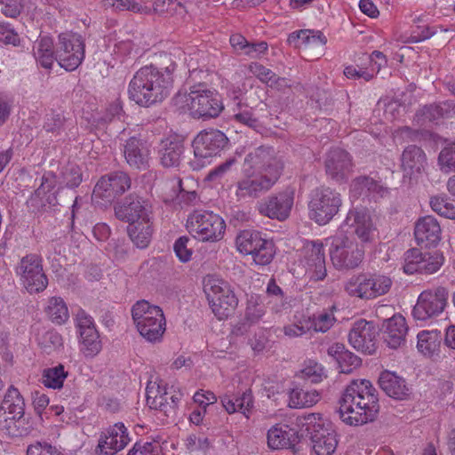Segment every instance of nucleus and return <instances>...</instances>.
Masks as SVG:
<instances>
[{"instance_id": "1", "label": "nucleus", "mask_w": 455, "mask_h": 455, "mask_svg": "<svg viewBox=\"0 0 455 455\" xmlns=\"http://www.w3.org/2000/svg\"><path fill=\"white\" fill-rule=\"evenodd\" d=\"M243 174L235 183V196L237 201L259 198L269 191L282 175L284 164L273 147L260 146L244 158Z\"/></svg>"}, {"instance_id": "2", "label": "nucleus", "mask_w": 455, "mask_h": 455, "mask_svg": "<svg viewBox=\"0 0 455 455\" xmlns=\"http://www.w3.org/2000/svg\"><path fill=\"white\" fill-rule=\"evenodd\" d=\"M164 59L170 62L168 66H145L134 74L129 84L128 94L136 104L149 107L163 101L170 94L176 64L167 54L164 55Z\"/></svg>"}, {"instance_id": "3", "label": "nucleus", "mask_w": 455, "mask_h": 455, "mask_svg": "<svg viewBox=\"0 0 455 455\" xmlns=\"http://www.w3.org/2000/svg\"><path fill=\"white\" fill-rule=\"evenodd\" d=\"M376 389L366 379L353 380L339 400V418L349 426L373 421L379 412Z\"/></svg>"}, {"instance_id": "4", "label": "nucleus", "mask_w": 455, "mask_h": 455, "mask_svg": "<svg viewBox=\"0 0 455 455\" xmlns=\"http://www.w3.org/2000/svg\"><path fill=\"white\" fill-rule=\"evenodd\" d=\"M176 101L177 104L182 103V108L196 119L215 118L224 109L220 95L205 87H193L188 93L179 94Z\"/></svg>"}, {"instance_id": "5", "label": "nucleus", "mask_w": 455, "mask_h": 455, "mask_svg": "<svg viewBox=\"0 0 455 455\" xmlns=\"http://www.w3.org/2000/svg\"><path fill=\"white\" fill-rule=\"evenodd\" d=\"M132 317L139 333L148 342H160L166 329L163 310L147 300L137 301L132 307Z\"/></svg>"}, {"instance_id": "6", "label": "nucleus", "mask_w": 455, "mask_h": 455, "mask_svg": "<svg viewBox=\"0 0 455 455\" xmlns=\"http://www.w3.org/2000/svg\"><path fill=\"white\" fill-rule=\"evenodd\" d=\"M204 291L207 297L212 313L219 320L228 318L238 305L231 285L224 279L208 275L203 281Z\"/></svg>"}, {"instance_id": "7", "label": "nucleus", "mask_w": 455, "mask_h": 455, "mask_svg": "<svg viewBox=\"0 0 455 455\" xmlns=\"http://www.w3.org/2000/svg\"><path fill=\"white\" fill-rule=\"evenodd\" d=\"M341 195L329 187H321L314 189L310 194L308 202L309 218L318 225H326L342 206Z\"/></svg>"}, {"instance_id": "8", "label": "nucleus", "mask_w": 455, "mask_h": 455, "mask_svg": "<svg viewBox=\"0 0 455 455\" xmlns=\"http://www.w3.org/2000/svg\"><path fill=\"white\" fill-rule=\"evenodd\" d=\"M188 232L203 242H217L223 238L226 229L224 220L211 211H194L188 218Z\"/></svg>"}, {"instance_id": "9", "label": "nucleus", "mask_w": 455, "mask_h": 455, "mask_svg": "<svg viewBox=\"0 0 455 455\" xmlns=\"http://www.w3.org/2000/svg\"><path fill=\"white\" fill-rule=\"evenodd\" d=\"M364 252L363 244L347 236L333 237L329 249L331 263L339 270L357 267L364 258Z\"/></svg>"}, {"instance_id": "10", "label": "nucleus", "mask_w": 455, "mask_h": 455, "mask_svg": "<svg viewBox=\"0 0 455 455\" xmlns=\"http://www.w3.org/2000/svg\"><path fill=\"white\" fill-rule=\"evenodd\" d=\"M393 285L392 279L385 275L361 274L352 276L346 283V291L353 297L372 299L387 294Z\"/></svg>"}, {"instance_id": "11", "label": "nucleus", "mask_w": 455, "mask_h": 455, "mask_svg": "<svg viewBox=\"0 0 455 455\" xmlns=\"http://www.w3.org/2000/svg\"><path fill=\"white\" fill-rule=\"evenodd\" d=\"M42 262L41 256L28 253L23 256L15 267L16 275L30 294L40 293L48 285V279Z\"/></svg>"}, {"instance_id": "12", "label": "nucleus", "mask_w": 455, "mask_h": 455, "mask_svg": "<svg viewBox=\"0 0 455 455\" xmlns=\"http://www.w3.org/2000/svg\"><path fill=\"white\" fill-rule=\"evenodd\" d=\"M84 42L78 34H60L56 47V60L67 71L76 69L84 59Z\"/></svg>"}, {"instance_id": "13", "label": "nucleus", "mask_w": 455, "mask_h": 455, "mask_svg": "<svg viewBox=\"0 0 455 455\" xmlns=\"http://www.w3.org/2000/svg\"><path fill=\"white\" fill-rule=\"evenodd\" d=\"M447 299L448 291L443 287L423 291L418 297L417 303L412 309V315L419 321L437 317L443 312Z\"/></svg>"}, {"instance_id": "14", "label": "nucleus", "mask_w": 455, "mask_h": 455, "mask_svg": "<svg viewBox=\"0 0 455 455\" xmlns=\"http://www.w3.org/2000/svg\"><path fill=\"white\" fill-rule=\"evenodd\" d=\"M117 219L133 223H148L153 220V211L150 201L138 195L131 194L122 203L115 206Z\"/></svg>"}, {"instance_id": "15", "label": "nucleus", "mask_w": 455, "mask_h": 455, "mask_svg": "<svg viewBox=\"0 0 455 455\" xmlns=\"http://www.w3.org/2000/svg\"><path fill=\"white\" fill-rule=\"evenodd\" d=\"M131 187L129 176L122 172H112L103 176L97 182L92 193V199L99 203L102 200L105 203L112 202L116 196L124 194Z\"/></svg>"}, {"instance_id": "16", "label": "nucleus", "mask_w": 455, "mask_h": 455, "mask_svg": "<svg viewBox=\"0 0 455 455\" xmlns=\"http://www.w3.org/2000/svg\"><path fill=\"white\" fill-rule=\"evenodd\" d=\"M227 136L219 130L203 131L192 142L194 155L198 159L217 156L227 145Z\"/></svg>"}, {"instance_id": "17", "label": "nucleus", "mask_w": 455, "mask_h": 455, "mask_svg": "<svg viewBox=\"0 0 455 455\" xmlns=\"http://www.w3.org/2000/svg\"><path fill=\"white\" fill-rule=\"evenodd\" d=\"M294 202V191L291 188L268 196L259 204L260 214L278 220H286Z\"/></svg>"}, {"instance_id": "18", "label": "nucleus", "mask_w": 455, "mask_h": 455, "mask_svg": "<svg viewBox=\"0 0 455 455\" xmlns=\"http://www.w3.org/2000/svg\"><path fill=\"white\" fill-rule=\"evenodd\" d=\"M377 335L374 324L361 319L353 324L348 333V341L357 351L372 355L377 348Z\"/></svg>"}, {"instance_id": "19", "label": "nucleus", "mask_w": 455, "mask_h": 455, "mask_svg": "<svg viewBox=\"0 0 455 455\" xmlns=\"http://www.w3.org/2000/svg\"><path fill=\"white\" fill-rule=\"evenodd\" d=\"M325 172L328 177L338 183L344 182L349 178L353 163L351 156L339 148H331L324 160Z\"/></svg>"}, {"instance_id": "20", "label": "nucleus", "mask_w": 455, "mask_h": 455, "mask_svg": "<svg viewBox=\"0 0 455 455\" xmlns=\"http://www.w3.org/2000/svg\"><path fill=\"white\" fill-rule=\"evenodd\" d=\"M130 441L124 423H116L101 433L96 447L97 455H115L124 449Z\"/></svg>"}, {"instance_id": "21", "label": "nucleus", "mask_w": 455, "mask_h": 455, "mask_svg": "<svg viewBox=\"0 0 455 455\" xmlns=\"http://www.w3.org/2000/svg\"><path fill=\"white\" fill-rule=\"evenodd\" d=\"M320 419L319 415L309 414L305 419L307 424L313 426L311 440L313 450L317 455H331L337 448L338 440L333 430L323 428L320 422L316 423V419Z\"/></svg>"}, {"instance_id": "22", "label": "nucleus", "mask_w": 455, "mask_h": 455, "mask_svg": "<svg viewBox=\"0 0 455 455\" xmlns=\"http://www.w3.org/2000/svg\"><path fill=\"white\" fill-rule=\"evenodd\" d=\"M345 225L353 228V233L361 240V243H371L375 236L376 228L371 216L363 209L353 208L347 214Z\"/></svg>"}, {"instance_id": "23", "label": "nucleus", "mask_w": 455, "mask_h": 455, "mask_svg": "<svg viewBox=\"0 0 455 455\" xmlns=\"http://www.w3.org/2000/svg\"><path fill=\"white\" fill-rule=\"evenodd\" d=\"M303 253L305 264L312 272V278L317 281L323 280L326 276V267L323 243H307L303 248Z\"/></svg>"}, {"instance_id": "24", "label": "nucleus", "mask_w": 455, "mask_h": 455, "mask_svg": "<svg viewBox=\"0 0 455 455\" xmlns=\"http://www.w3.org/2000/svg\"><path fill=\"white\" fill-rule=\"evenodd\" d=\"M124 156L127 164L136 169L145 170L148 167L149 149L146 141L132 136L124 144Z\"/></svg>"}, {"instance_id": "25", "label": "nucleus", "mask_w": 455, "mask_h": 455, "mask_svg": "<svg viewBox=\"0 0 455 455\" xmlns=\"http://www.w3.org/2000/svg\"><path fill=\"white\" fill-rule=\"evenodd\" d=\"M441 227L432 216L420 218L414 229V235L419 244L425 247L436 246L441 240Z\"/></svg>"}, {"instance_id": "26", "label": "nucleus", "mask_w": 455, "mask_h": 455, "mask_svg": "<svg viewBox=\"0 0 455 455\" xmlns=\"http://www.w3.org/2000/svg\"><path fill=\"white\" fill-rule=\"evenodd\" d=\"M383 339L387 345L396 349L405 343L408 326L402 315H395L383 324Z\"/></svg>"}, {"instance_id": "27", "label": "nucleus", "mask_w": 455, "mask_h": 455, "mask_svg": "<svg viewBox=\"0 0 455 455\" xmlns=\"http://www.w3.org/2000/svg\"><path fill=\"white\" fill-rule=\"evenodd\" d=\"M379 387L390 397L404 400L410 397L411 388L406 380L393 371L381 372L379 379Z\"/></svg>"}, {"instance_id": "28", "label": "nucleus", "mask_w": 455, "mask_h": 455, "mask_svg": "<svg viewBox=\"0 0 455 455\" xmlns=\"http://www.w3.org/2000/svg\"><path fill=\"white\" fill-rule=\"evenodd\" d=\"M184 152V145L176 137H167L161 140L158 150L160 163L164 167H178Z\"/></svg>"}, {"instance_id": "29", "label": "nucleus", "mask_w": 455, "mask_h": 455, "mask_svg": "<svg viewBox=\"0 0 455 455\" xmlns=\"http://www.w3.org/2000/svg\"><path fill=\"white\" fill-rule=\"evenodd\" d=\"M267 439L272 450L287 449L296 443L297 435L288 425L276 424L267 431Z\"/></svg>"}, {"instance_id": "30", "label": "nucleus", "mask_w": 455, "mask_h": 455, "mask_svg": "<svg viewBox=\"0 0 455 455\" xmlns=\"http://www.w3.org/2000/svg\"><path fill=\"white\" fill-rule=\"evenodd\" d=\"M403 172L410 175L420 173L427 164V157L424 151L415 145L405 148L401 157Z\"/></svg>"}, {"instance_id": "31", "label": "nucleus", "mask_w": 455, "mask_h": 455, "mask_svg": "<svg viewBox=\"0 0 455 455\" xmlns=\"http://www.w3.org/2000/svg\"><path fill=\"white\" fill-rule=\"evenodd\" d=\"M328 355L336 359L340 372L351 373L361 365V359L352 352L345 349L343 344L335 343L328 348Z\"/></svg>"}, {"instance_id": "32", "label": "nucleus", "mask_w": 455, "mask_h": 455, "mask_svg": "<svg viewBox=\"0 0 455 455\" xmlns=\"http://www.w3.org/2000/svg\"><path fill=\"white\" fill-rule=\"evenodd\" d=\"M169 393L160 385L156 388L147 387V404L150 409L163 412L167 418H173V404L169 403Z\"/></svg>"}, {"instance_id": "33", "label": "nucleus", "mask_w": 455, "mask_h": 455, "mask_svg": "<svg viewBox=\"0 0 455 455\" xmlns=\"http://www.w3.org/2000/svg\"><path fill=\"white\" fill-rule=\"evenodd\" d=\"M169 393L160 385L156 388L147 387V404L150 409L163 412L167 418H173V404L169 403Z\"/></svg>"}, {"instance_id": "34", "label": "nucleus", "mask_w": 455, "mask_h": 455, "mask_svg": "<svg viewBox=\"0 0 455 455\" xmlns=\"http://www.w3.org/2000/svg\"><path fill=\"white\" fill-rule=\"evenodd\" d=\"M33 55L36 62L44 68H51L56 60V50L50 36H40L33 44Z\"/></svg>"}, {"instance_id": "35", "label": "nucleus", "mask_w": 455, "mask_h": 455, "mask_svg": "<svg viewBox=\"0 0 455 455\" xmlns=\"http://www.w3.org/2000/svg\"><path fill=\"white\" fill-rule=\"evenodd\" d=\"M0 411L12 414L14 419H22L25 412V402L20 391L13 386L9 387L2 401Z\"/></svg>"}, {"instance_id": "36", "label": "nucleus", "mask_w": 455, "mask_h": 455, "mask_svg": "<svg viewBox=\"0 0 455 455\" xmlns=\"http://www.w3.org/2000/svg\"><path fill=\"white\" fill-rule=\"evenodd\" d=\"M221 403L229 414L240 411L249 419L253 400L251 391H245L239 397H232L229 395L221 396Z\"/></svg>"}, {"instance_id": "37", "label": "nucleus", "mask_w": 455, "mask_h": 455, "mask_svg": "<svg viewBox=\"0 0 455 455\" xmlns=\"http://www.w3.org/2000/svg\"><path fill=\"white\" fill-rule=\"evenodd\" d=\"M288 41L297 47L323 46L327 43V38L319 30L301 29L291 33Z\"/></svg>"}, {"instance_id": "38", "label": "nucleus", "mask_w": 455, "mask_h": 455, "mask_svg": "<svg viewBox=\"0 0 455 455\" xmlns=\"http://www.w3.org/2000/svg\"><path fill=\"white\" fill-rule=\"evenodd\" d=\"M321 399V394L315 389L293 388L289 393V406L291 408H307L316 404Z\"/></svg>"}, {"instance_id": "39", "label": "nucleus", "mask_w": 455, "mask_h": 455, "mask_svg": "<svg viewBox=\"0 0 455 455\" xmlns=\"http://www.w3.org/2000/svg\"><path fill=\"white\" fill-rule=\"evenodd\" d=\"M231 119L256 132H259L263 128L260 121L256 117L253 108L240 101L237 102L236 106L233 108Z\"/></svg>"}, {"instance_id": "40", "label": "nucleus", "mask_w": 455, "mask_h": 455, "mask_svg": "<svg viewBox=\"0 0 455 455\" xmlns=\"http://www.w3.org/2000/svg\"><path fill=\"white\" fill-rule=\"evenodd\" d=\"M44 312L49 319L55 324H62L66 323L69 317L68 308L60 297H51L47 300Z\"/></svg>"}, {"instance_id": "41", "label": "nucleus", "mask_w": 455, "mask_h": 455, "mask_svg": "<svg viewBox=\"0 0 455 455\" xmlns=\"http://www.w3.org/2000/svg\"><path fill=\"white\" fill-rule=\"evenodd\" d=\"M153 220L148 223H133L128 227V234L133 243L140 249L148 247L153 234Z\"/></svg>"}, {"instance_id": "42", "label": "nucleus", "mask_w": 455, "mask_h": 455, "mask_svg": "<svg viewBox=\"0 0 455 455\" xmlns=\"http://www.w3.org/2000/svg\"><path fill=\"white\" fill-rule=\"evenodd\" d=\"M418 350L425 355H434L440 347L442 339L441 331L437 330L422 331L418 336Z\"/></svg>"}, {"instance_id": "43", "label": "nucleus", "mask_w": 455, "mask_h": 455, "mask_svg": "<svg viewBox=\"0 0 455 455\" xmlns=\"http://www.w3.org/2000/svg\"><path fill=\"white\" fill-rule=\"evenodd\" d=\"M80 351L86 357H94L97 355L101 348L102 344L100 339L98 331H88L87 332H82L79 334Z\"/></svg>"}, {"instance_id": "44", "label": "nucleus", "mask_w": 455, "mask_h": 455, "mask_svg": "<svg viewBox=\"0 0 455 455\" xmlns=\"http://www.w3.org/2000/svg\"><path fill=\"white\" fill-rule=\"evenodd\" d=\"M246 255H251L257 265H267L274 258L275 245L272 241L261 237L259 243H257V245L253 247V251L248 252Z\"/></svg>"}, {"instance_id": "45", "label": "nucleus", "mask_w": 455, "mask_h": 455, "mask_svg": "<svg viewBox=\"0 0 455 455\" xmlns=\"http://www.w3.org/2000/svg\"><path fill=\"white\" fill-rule=\"evenodd\" d=\"M68 377V371L63 364L44 369L42 374V383L44 387L52 389H60L63 387L64 380Z\"/></svg>"}, {"instance_id": "46", "label": "nucleus", "mask_w": 455, "mask_h": 455, "mask_svg": "<svg viewBox=\"0 0 455 455\" xmlns=\"http://www.w3.org/2000/svg\"><path fill=\"white\" fill-rule=\"evenodd\" d=\"M184 12V5L178 0H155L151 8V14L164 18L173 17Z\"/></svg>"}, {"instance_id": "47", "label": "nucleus", "mask_w": 455, "mask_h": 455, "mask_svg": "<svg viewBox=\"0 0 455 455\" xmlns=\"http://www.w3.org/2000/svg\"><path fill=\"white\" fill-rule=\"evenodd\" d=\"M298 376L302 379L316 384L323 381L327 377V374L321 363L308 359L304 362Z\"/></svg>"}, {"instance_id": "48", "label": "nucleus", "mask_w": 455, "mask_h": 455, "mask_svg": "<svg viewBox=\"0 0 455 455\" xmlns=\"http://www.w3.org/2000/svg\"><path fill=\"white\" fill-rule=\"evenodd\" d=\"M106 4L116 12L129 11L134 13L151 15V7L136 0H106Z\"/></svg>"}, {"instance_id": "49", "label": "nucleus", "mask_w": 455, "mask_h": 455, "mask_svg": "<svg viewBox=\"0 0 455 455\" xmlns=\"http://www.w3.org/2000/svg\"><path fill=\"white\" fill-rule=\"evenodd\" d=\"M262 237L261 234L254 230H243L235 238V246L237 251L246 255L248 252L253 251V247L259 243V239Z\"/></svg>"}, {"instance_id": "50", "label": "nucleus", "mask_w": 455, "mask_h": 455, "mask_svg": "<svg viewBox=\"0 0 455 455\" xmlns=\"http://www.w3.org/2000/svg\"><path fill=\"white\" fill-rule=\"evenodd\" d=\"M424 115L430 121L436 120L441 117H450L455 115V103L451 100L432 104L424 108Z\"/></svg>"}, {"instance_id": "51", "label": "nucleus", "mask_w": 455, "mask_h": 455, "mask_svg": "<svg viewBox=\"0 0 455 455\" xmlns=\"http://www.w3.org/2000/svg\"><path fill=\"white\" fill-rule=\"evenodd\" d=\"M332 307L330 310H323L317 314H315L310 319V331L313 330L316 332H326L334 324L336 318L333 315Z\"/></svg>"}, {"instance_id": "52", "label": "nucleus", "mask_w": 455, "mask_h": 455, "mask_svg": "<svg viewBox=\"0 0 455 455\" xmlns=\"http://www.w3.org/2000/svg\"><path fill=\"white\" fill-rule=\"evenodd\" d=\"M266 314L264 303L258 296H251L247 301L244 318L250 324L259 323Z\"/></svg>"}, {"instance_id": "53", "label": "nucleus", "mask_w": 455, "mask_h": 455, "mask_svg": "<svg viewBox=\"0 0 455 455\" xmlns=\"http://www.w3.org/2000/svg\"><path fill=\"white\" fill-rule=\"evenodd\" d=\"M443 257L438 251L424 252V259L419 267V273L433 274L435 273L443 265Z\"/></svg>"}, {"instance_id": "54", "label": "nucleus", "mask_w": 455, "mask_h": 455, "mask_svg": "<svg viewBox=\"0 0 455 455\" xmlns=\"http://www.w3.org/2000/svg\"><path fill=\"white\" fill-rule=\"evenodd\" d=\"M310 326V319L304 317L296 323L284 325L283 331L286 337L293 339L301 337L309 332Z\"/></svg>"}, {"instance_id": "55", "label": "nucleus", "mask_w": 455, "mask_h": 455, "mask_svg": "<svg viewBox=\"0 0 455 455\" xmlns=\"http://www.w3.org/2000/svg\"><path fill=\"white\" fill-rule=\"evenodd\" d=\"M424 259V253L417 248H412L405 253V264L403 270L407 274H413L419 272V267H421L422 260Z\"/></svg>"}, {"instance_id": "56", "label": "nucleus", "mask_w": 455, "mask_h": 455, "mask_svg": "<svg viewBox=\"0 0 455 455\" xmlns=\"http://www.w3.org/2000/svg\"><path fill=\"white\" fill-rule=\"evenodd\" d=\"M62 182L68 188H73L78 187L83 180L80 167L75 164H69L65 167L62 172Z\"/></svg>"}, {"instance_id": "57", "label": "nucleus", "mask_w": 455, "mask_h": 455, "mask_svg": "<svg viewBox=\"0 0 455 455\" xmlns=\"http://www.w3.org/2000/svg\"><path fill=\"white\" fill-rule=\"evenodd\" d=\"M438 162L443 172H455V143L442 149Z\"/></svg>"}, {"instance_id": "58", "label": "nucleus", "mask_w": 455, "mask_h": 455, "mask_svg": "<svg viewBox=\"0 0 455 455\" xmlns=\"http://www.w3.org/2000/svg\"><path fill=\"white\" fill-rule=\"evenodd\" d=\"M65 122V117L61 113L52 111L45 116L44 129L47 132L59 133L62 129Z\"/></svg>"}, {"instance_id": "59", "label": "nucleus", "mask_w": 455, "mask_h": 455, "mask_svg": "<svg viewBox=\"0 0 455 455\" xmlns=\"http://www.w3.org/2000/svg\"><path fill=\"white\" fill-rule=\"evenodd\" d=\"M249 72L258 78L261 83L267 84L274 77L275 72H273L270 68L265 67L259 62H251L248 65Z\"/></svg>"}, {"instance_id": "60", "label": "nucleus", "mask_w": 455, "mask_h": 455, "mask_svg": "<svg viewBox=\"0 0 455 455\" xmlns=\"http://www.w3.org/2000/svg\"><path fill=\"white\" fill-rule=\"evenodd\" d=\"M344 75L349 79H363L369 82L375 76V70L350 65L345 68Z\"/></svg>"}, {"instance_id": "61", "label": "nucleus", "mask_w": 455, "mask_h": 455, "mask_svg": "<svg viewBox=\"0 0 455 455\" xmlns=\"http://www.w3.org/2000/svg\"><path fill=\"white\" fill-rule=\"evenodd\" d=\"M190 239L188 236H181L174 243L173 249L176 256L181 262H188L191 259L192 250L188 247Z\"/></svg>"}, {"instance_id": "62", "label": "nucleus", "mask_w": 455, "mask_h": 455, "mask_svg": "<svg viewBox=\"0 0 455 455\" xmlns=\"http://www.w3.org/2000/svg\"><path fill=\"white\" fill-rule=\"evenodd\" d=\"M27 455H63L56 447L48 443H40L30 444L27 449Z\"/></svg>"}, {"instance_id": "63", "label": "nucleus", "mask_w": 455, "mask_h": 455, "mask_svg": "<svg viewBox=\"0 0 455 455\" xmlns=\"http://www.w3.org/2000/svg\"><path fill=\"white\" fill-rule=\"evenodd\" d=\"M76 326L77 328L78 334L82 332H87L90 331H96L93 318L88 315L84 310H78L76 315Z\"/></svg>"}, {"instance_id": "64", "label": "nucleus", "mask_w": 455, "mask_h": 455, "mask_svg": "<svg viewBox=\"0 0 455 455\" xmlns=\"http://www.w3.org/2000/svg\"><path fill=\"white\" fill-rule=\"evenodd\" d=\"M369 184H372V179L365 176L358 177L353 180L350 185V193L353 197H359L363 195H368Z\"/></svg>"}]
</instances>
